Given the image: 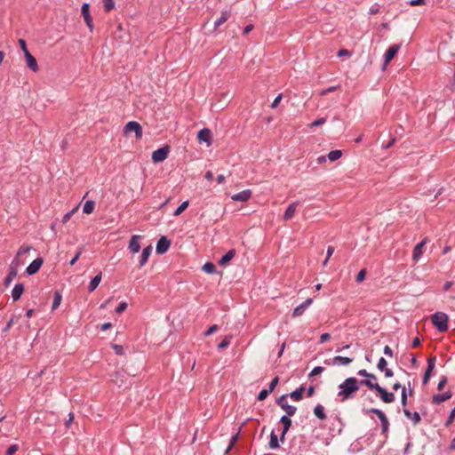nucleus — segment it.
<instances>
[{"mask_svg": "<svg viewBox=\"0 0 455 455\" xmlns=\"http://www.w3.org/2000/svg\"><path fill=\"white\" fill-rule=\"evenodd\" d=\"M360 382L355 377L347 378L341 384H339L338 392V396L340 397L341 402H345L347 400L354 398L355 393H356L359 388Z\"/></svg>", "mask_w": 455, "mask_h": 455, "instance_id": "f257e3e1", "label": "nucleus"}, {"mask_svg": "<svg viewBox=\"0 0 455 455\" xmlns=\"http://www.w3.org/2000/svg\"><path fill=\"white\" fill-rule=\"evenodd\" d=\"M362 386L367 387L371 390L377 391L379 394V397L385 403H391L395 401V396L394 393L387 391L384 387H380L377 382H371L370 380H361Z\"/></svg>", "mask_w": 455, "mask_h": 455, "instance_id": "f03ea898", "label": "nucleus"}, {"mask_svg": "<svg viewBox=\"0 0 455 455\" xmlns=\"http://www.w3.org/2000/svg\"><path fill=\"white\" fill-rule=\"evenodd\" d=\"M431 320L433 325L438 330V331L444 332L448 331L449 317L445 313L436 312L432 315Z\"/></svg>", "mask_w": 455, "mask_h": 455, "instance_id": "7ed1b4c3", "label": "nucleus"}, {"mask_svg": "<svg viewBox=\"0 0 455 455\" xmlns=\"http://www.w3.org/2000/svg\"><path fill=\"white\" fill-rule=\"evenodd\" d=\"M363 411L364 414L373 413L377 415L381 423V432L387 437L389 428V421L386 414L381 410L376 408H371L367 410L363 409Z\"/></svg>", "mask_w": 455, "mask_h": 455, "instance_id": "20e7f679", "label": "nucleus"}, {"mask_svg": "<svg viewBox=\"0 0 455 455\" xmlns=\"http://www.w3.org/2000/svg\"><path fill=\"white\" fill-rule=\"evenodd\" d=\"M132 132L135 133L136 139H141L143 135V131L141 125L136 122V121H130L128 122L124 128V135H128Z\"/></svg>", "mask_w": 455, "mask_h": 455, "instance_id": "39448f33", "label": "nucleus"}, {"mask_svg": "<svg viewBox=\"0 0 455 455\" xmlns=\"http://www.w3.org/2000/svg\"><path fill=\"white\" fill-rule=\"evenodd\" d=\"M287 397L288 395H281L276 400V403L286 412V415L293 416L296 413L297 408L293 405L288 404Z\"/></svg>", "mask_w": 455, "mask_h": 455, "instance_id": "423d86ee", "label": "nucleus"}, {"mask_svg": "<svg viewBox=\"0 0 455 455\" xmlns=\"http://www.w3.org/2000/svg\"><path fill=\"white\" fill-rule=\"evenodd\" d=\"M169 153H170L169 146H164L163 148H160L153 152L152 161L154 163H161L168 157Z\"/></svg>", "mask_w": 455, "mask_h": 455, "instance_id": "0eeeda50", "label": "nucleus"}, {"mask_svg": "<svg viewBox=\"0 0 455 455\" xmlns=\"http://www.w3.org/2000/svg\"><path fill=\"white\" fill-rule=\"evenodd\" d=\"M82 15L84 19V21L90 29L91 32L93 31V21L92 18L90 14V4L88 3H84L81 8Z\"/></svg>", "mask_w": 455, "mask_h": 455, "instance_id": "6e6552de", "label": "nucleus"}, {"mask_svg": "<svg viewBox=\"0 0 455 455\" xmlns=\"http://www.w3.org/2000/svg\"><path fill=\"white\" fill-rule=\"evenodd\" d=\"M171 246V240L168 239L166 236H161L160 239L157 241L156 243V253L157 254H164L165 253Z\"/></svg>", "mask_w": 455, "mask_h": 455, "instance_id": "1a4fd4ad", "label": "nucleus"}, {"mask_svg": "<svg viewBox=\"0 0 455 455\" xmlns=\"http://www.w3.org/2000/svg\"><path fill=\"white\" fill-rule=\"evenodd\" d=\"M435 361H436L435 356L433 355V356L428 357L427 367L424 376H423V383L424 384H427L428 382L429 379L431 378L432 371L435 366Z\"/></svg>", "mask_w": 455, "mask_h": 455, "instance_id": "9d476101", "label": "nucleus"}, {"mask_svg": "<svg viewBox=\"0 0 455 455\" xmlns=\"http://www.w3.org/2000/svg\"><path fill=\"white\" fill-rule=\"evenodd\" d=\"M44 263V259L42 258H36L34 259L26 268V273L28 275H35L39 271L42 265Z\"/></svg>", "mask_w": 455, "mask_h": 455, "instance_id": "9b49d317", "label": "nucleus"}, {"mask_svg": "<svg viewBox=\"0 0 455 455\" xmlns=\"http://www.w3.org/2000/svg\"><path fill=\"white\" fill-rule=\"evenodd\" d=\"M313 299L308 298L303 303L299 305L293 309L292 316L293 317H299L302 315L305 312V310L312 304Z\"/></svg>", "mask_w": 455, "mask_h": 455, "instance_id": "f8f14e48", "label": "nucleus"}, {"mask_svg": "<svg viewBox=\"0 0 455 455\" xmlns=\"http://www.w3.org/2000/svg\"><path fill=\"white\" fill-rule=\"evenodd\" d=\"M140 239H141V235H134L132 236L129 245H128V249H129L130 252H132V254H135L140 251Z\"/></svg>", "mask_w": 455, "mask_h": 455, "instance_id": "ddd939ff", "label": "nucleus"}, {"mask_svg": "<svg viewBox=\"0 0 455 455\" xmlns=\"http://www.w3.org/2000/svg\"><path fill=\"white\" fill-rule=\"evenodd\" d=\"M427 238H424L420 243H417L413 249L412 259L417 262L423 254V247L427 243Z\"/></svg>", "mask_w": 455, "mask_h": 455, "instance_id": "4468645a", "label": "nucleus"}, {"mask_svg": "<svg viewBox=\"0 0 455 455\" xmlns=\"http://www.w3.org/2000/svg\"><path fill=\"white\" fill-rule=\"evenodd\" d=\"M197 139L200 142H205L207 145L212 143V132L208 128H204L198 132Z\"/></svg>", "mask_w": 455, "mask_h": 455, "instance_id": "2eb2a0df", "label": "nucleus"}, {"mask_svg": "<svg viewBox=\"0 0 455 455\" xmlns=\"http://www.w3.org/2000/svg\"><path fill=\"white\" fill-rule=\"evenodd\" d=\"M400 48L399 44L391 45L384 54L385 65L388 64L397 53Z\"/></svg>", "mask_w": 455, "mask_h": 455, "instance_id": "dca6fc26", "label": "nucleus"}, {"mask_svg": "<svg viewBox=\"0 0 455 455\" xmlns=\"http://www.w3.org/2000/svg\"><path fill=\"white\" fill-rule=\"evenodd\" d=\"M251 196V191L250 189L243 190L239 193L234 194L231 198L236 202H247Z\"/></svg>", "mask_w": 455, "mask_h": 455, "instance_id": "f3484780", "label": "nucleus"}, {"mask_svg": "<svg viewBox=\"0 0 455 455\" xmlns=\"http://www.w3.org/2000/svg\"><path fill=\"white\" fill-rule=\"evenodd\" d=\"M24 284L21 283H16L12 291V299L13 301H18L23 292H24Z\"/></svg>", "mask_w": 455, "mask_h": 455, "instance_id": "a211bd4d", "label": "nucleus"}, {"mask_svg": "<svg viewBox=\"0 0 455 455\" xmlns=\"http://www.w3.org/2000/svg\"><path fill=\"white\" fill-rule=\"evenodd\" d=\"M353 362V358L341 356V355H336L332 358L331 363H327L328 364L331 365H347L350 363Z\"/></svg>", "mask_w": 455, "mask_h": 455, "instance_id": "6ab92c4d", "label": "nucleus"}, {"mask_svg": "<svg viewBox=\"0 0 455 455\" xmlns=\"http://www.w3.org/2000/svg\"><path fill=\"white\" fill-rule=\"evenodd\" d=\"M25 58L28 68H30L34 72H36L38 70L37 61L36 58L29 52V51H26Z\"/></svg>", "mask_w": 455, "mask_h": 455, "instance_id": "aec40b11", "label": "nucleus"}, {"mask_svg": "<svg viewBox=\"0 0 455 455\" xmlns=\"http://www.w3.org/2000/svg\"><path fill=\"white\" fill-rule=\"evenodd\" d=\"M451 396L452 393L450 390H448L445 393L435 395L432 398V403L435 404H440L445 402L446 400L451 398Z\"/></svg>", "mask_w": 455, "mask_h": 455, "instance_id": "412c9836", "label": "nucleus"}, {"mask_svg": "<svg viewBox=\"0 0 455 455\" xmlns=\"http://www.w3.org/2000/svg\"><path fill=\"white\" fill-rule=\"evenodd\" d=\"M404 416L411 419L414 426L418 425L421 421V417L419 412H411L410 410L404 408L403 409Z\"/></svg>", "mask_w": 455, "mask_h": 455, "instance_id": "4be33fe9", "label": "nucleus"}, {"mask_svg": "<svg viewBox=\"0 0 455 455\" xmlns=\"http://www.w3.org/2000/svg\"><path fill=\"white\" fill-rule=\"evenodd\" d=\"M299 204V203L298 201L293 202L287 207V209L285 210L284 214H283L284 220H289L293 218Z\"/></svg>", "mask_w": 455, "mask_h": 455, "instance_id": "5701e85b", "label": "nucleus"}, {"mask_svg": "<svg viewBox=\"0 0 455 455\" xmlns=\"http://www.w3.org/2000/svg\"><path fill=\"white\" fill-rule=\"evenodd\" d=\"M231 16V12L229 10H225L221 12L220 18H218L214 23V28H218L222 24H224Z\"/></svg>", "mask_w": 455, "mask_h": 455, "instance_id": "b1692460", "label": "nucleus"}, {"mask_svg": "<svg viewBox=\"0 0 455 455\" xmlns=\"http://www.w3.org/2000/svg\"><path fill=\"white\" fill-rule=\"evenodd\" d=\"M151 252H152V247L150 245H148V246H147L146 248L143 249L142 253H141L140 258V267H141L144 265H146V263L148 262V258H149Z\"/></svg>", "mask_w": 455, "mask_h": 455, "instance_id": "393cba45", "label": "nucleus"}, {"mask_svg": "<svg viewBox=\"0 0 455 455\" xmlns=\"http://www.w3.org/2000/svg\"><path fill=\"white\" fill-rule=\"evenodd\" d=\"M235 253L236 251L235 249L229 250L225 255L221 257V259L219 260V264L225 266L235 256Z\"/></svg>", "mask_w": 455, "mask_h": 455, "instance_id": "a878e982", "label": "nucleus"}, {"mask_svg": "<svg viewBox=\"0 0 455 455\" xmlns=\"http://www.w3.org/2000/svg\"><path fill=\"white\" fill-rule=\"evenodd\" d=\"M291 416L283 415L280 419V423L283 424V430L284 433H287L291 427V419H290Z\"/></svg>", "mask_w": 455, "mask_h": 455, "instance_id": "bb28decb", "label": "nucleus"}, {"mask_svg": "<svg viewBox=\"0 0 455 455\" xmlns=\"http://www.w3.org/2000/svg\"><path fill=\"white\" fill-rule=\"evenodd\" d=\"M314 414L315 415L316 418H318L321 420H324L327 418V416L324 412V408L322 404H317L314 408Z\"/></svg>", "mask_w": 455, "mask_h": 455, "instance_id": "cd10ccee", "label": "nucleus"}, {"mask_svg": "<svg viewBox=\"0 0 455 455\" xmlns=\"http://www.w3.org/2000/svg\"><path fill=\"white\" fill-rule=\"evenodd\" d=\"M18 271L14 270V268H9V273L7 276L4 280V287H8L12 280L17 276Z\"/></svg>", "mask_w": 455, "mask_h": 455, "instance_id": "c85d7f7f", "label": "nucleus"}, {"mask_svg": "<svg viewBox=\"0 0 455 455\" xmlns=\"http://www.w3.org/2000/svg\"><path fill=\"white\" fill-rule=\"evenodd\" d=\"M268 446L272 450H275V449H278L280 447L279 439H278L277 435L275 434L274 431H272L271 434H270V440H269V443H268Z\"/></svg>", "mask_w": 455, "mask_h": 455, "instance_id": "c756f323", "label": "nucleus"}, {"mask_svg": "<svg viewBox=\"0 0 455 455\" xmlns=\"http://www.w3.org/2000/svg\"><path fill=\"white\" fill-rule=\"evenodd\" d=\"M101 273H99L97 275H95L90 282V284H89V291L92 292L100 284V281H101Z\"/></svg>", "mask_w": 455, "mask_h": 455, "instance_id": "7c9ffc66", "label": "nucleus"}, {"mask_svg": "<svg viewBox=\"0 0 455 455\" xmlns=\"http://www.w3.org/2000/svg\"><path fill=\"white\" fill-rule=\"evenodd\" d=\"M303 391H304V387L301 386L300 387L291 392L289 395L291 396V398H292L295 401H300L303 397V395H302Z\"/></svg>", "mask_w": 455, "mask_h": 455, "instance_id": "2f4dec72", "label": "nucleus"}, {"mask_svg": "<svg viewBox=\"0 0 455 455\" xmlns=\"http://www.w3.org/2000/svg\"><path fill=\"white\" fill-rule=\"evenodd\" d=\"M95 208V202L92 200H88L84 204L83 212L85 214H91Z\"/></svg>", "mask_w": 455, "mask_h": 455, "instance_id": "473e14b6", "label": "nucleus"}, {"mask_svg": "<svg viewBox=\"0 0 455 455\" xmlns=\"http://www.w3.org/2000/svg\"><path fill=\"white\" fill-rule=\"evenodd\" d=\"M62 296L59 291L54 292L53 301L52 305V309L55 310L61 303Z\"/></svg>", "mask_w": 455, "mask_h": 455, "instance_id": "72a5a7b5", "label": "nucleus"}, {"mask_svg": "<svg viewBox=\"0 0 455 455\" xmlns=\"http://www.w3.org/2000/svg\"><path fill=\"white\" fill-rule=\"evenodd\" d=\"M342 156V151L339 149L331 150L328 155L327 157L331 161H336L339 159Z\"/></svg>", "mask_w": 455, "mask_h": 455, "instance_id": "f704fd0d", "label": "nucleus"}, {"mask_svg": "<svg viewBox=\"0 0 455 455\" xmlns=\"http://www.w3.org/2000/svg\"><path fill=\"white\" fill-rule=\"evenodd\" d=\"M203 270L206 272L207 274H214L216 272V267L212 262H206L203 266Z\"/></svg>", "mask_w": 455, "mask_h": 455, "instance_id": "c9c22d12", "label": "nucleus"}, {"mask_svg": "<svg viewBox=\"0 0 455 455\" xmlns=\"http://www.w3.org/2000/svg\"><path fill=\"white\" fill-rule=\"evenodd\" d=\"M115 0H103V7L106 12H109L115 8Z\"/></svg>", "mask_w": 455, "mask_h": 455, "instance_id": "e433bc0d", "label": "nucleus"}, {"mask_svg": "<svg viewBox=\"0 0 455 455\" xmlns=\"http://www.w3.org/2000/svg\"><path fill=\"white\" fill-rule=\"evenodd\" d=\"M188 204H189L188 201H184L183 203H181V204L173 212V215L174 216L180 215L188 208Z\"/></svg>", "mask_w": 455, "mask_h": 455, "instance_id": "4c0bfd02", "label": "nucleus"}, {"mask_svg": "<svg viewBox=\"0 0 455 455\" xmlns=\"http://www.w3.org/2000/svg\"><path fill=\"white\" fill-rule=\"evenodd\" d=\"M408 394H407V388L406 387L404 386L403 388H402V394H401V403L403 407H406L407 406V397H408Z\"/></svg>", "mask_w": 455, "mask_h": 455, "instance_id": "58836bf2", "label": "nucleus"}, {"mask_svg": "<svg viewBox=\"0 0 455 455\" xmlns=\"http://www.w3.org/2000/svg\"><path fill=\"white\" fill-rule=\"evenodd\" d=\"M19 257L20 256L16 255V257L12 260L9 268H14V270L18 271L19 267L22 264V262L19 260Z\"/></svg>", "mask_w": 455, "mask_h": 455, "instance_id": "ea45409f", "label": "nucleus"}, {"mask_svg": "<svg viewBox=\"0 0 455 455\" xmlns=\"http://www.w3.org/2000/svg\"><path fill=\"white\" fill-rule=\"evenodd\" d=\"M387 360L384 357H380L379 359V362H378V364H377V368L379 371H383L385 369H387Z\"/></svg>", "mask_w": 455, "mask_h": 455, "instance_id": "a19ab883", "label": "nucleus"}, {"mask_svg": "<svg viewBox=\"0 0 455 455\" xmlns=\"http://www.w3.org/2000/svg\"><path fill=\"white\" fill-rule=\"evenodd\" d=\"M325 122H326V118L325 117H321V118H318V119L315 120L314 122H312L309 124V127L313 128V127H315V126H319V125H322V124H325Z\"/></svg>", "mask_w": 455, "mask_h": 455, "instance_id": "79ce46f5", "label": "nucleus"}, {"mask_svg": "<svg viewBox=\"0 0 455 455\" xmlns=\"http://www.w3.org/2000/svg\"><path fill=\"white\" fill-rule=\"evenodd\" d=\"M83 252V247L79 248L75 256L72 258V259L69 261V265L73 266L76 264V262L80 258L81 254Z\"/></svg>", "mask_w": 455, "mask_h": 455, "instance_id": "37998d69", "label": "nucleus"}, {"mask_svg": "<svg viewBox=\"0 0 455 455\" xmlns=\"http://www.w3.org/2000/svg\"><path fill=\"white\" fill-rule=\"evenodd\" d=\"M269 393H271V392L269 391V389H262V390L259 393V395H258V400H259V401H263V400H265V399L267 397V395H269Z\"/></svg>", "mask_w": 455, "mask_h": 455, "instance_id": "c03bdc74", "label": "nucleus"}, {"mask_svg": "<svg viewBox=\"0 0 455 455\" xmlns=\"http://www.w3.org/2000/svg\"><path fill=\"white\" fill-rule=\"evenodd\" d=\"M230 344V338L225 337V339L218 345L219 349H224Z\"/></svg>", "mask_w": 455, "mask_h": 455, "instance_id": "a18cd8bd", "label": "nucleus"}, {"mask_svg": "<svg viewBox=\"0 0 455 455\" xmlns=\"http://www.w3.org/2000/svg\"><path fill=\"white\" fill-rule=\"evenodd\" d=\"M454 418H455V407L451 411L449 417L444 424L445 427H449L452 423Z\"/></svg>", "mask_w": 455, "mask_h": 455, "instance_id": "49530a36", "label": "nucleus"}, {"mask_svg": "<svg viewBox=\"0 0 455 455\" xmlns=\"http://www.w3.org/2000/svg\"><path fill=\"white\" fill-rule=\"evenodd\" d=\"M366 275V269H361L355 277L357 283H361L364 280Z\"/></svg>", "mask_w": 455, "mask_h": 455, "instance_id": "de8ad7c7", "label": "nucleus"}, {"mask_svg": "<svg viewBox=\"0 0 455 455\" xmlns=\"http://www.w3.org/2000/svg\"><path fill=\"white\" fill-rule=\"evenodd\" d=\"M19 450L18 444H12L6 451L5 455H14V453Z\"/></svg>", "mask_w": 455, "mask_h": 455, "instance_id": "09e8293b", "label": "nucleus"}, {"mask_svg": "<svg viewBox=\"0 0 455 455\" xmlns=\"http://www.w3.org/2000/svg\"><path fill=\"white\" fill-rule=\"evenodd\" d=\"M30 250H31V246H25V245H23V246H21V247L19 249V251H18V252H17V256L24 255V254H26V253L29 252V251H30Z\"/></svg>", "mask_w": 455, "mask_h": 455, "instance_id": "8fccbe9b", "label": "nucleus"}, {"mask_svg": "<svg viewBox=\"0 0 455 455\" xmlns=\"http://www.w3.org/2000/svg\"><path fill=\"white\" fill-rule=\"evenodd\" d=\"M128 305L126 302H121L118 307L116 308V314H122Z\"/></svg>", "mask_w": 455, "mask_h": 455, "instance_id": "3c124183", "label": "nucleus"}, {"mask_svg": "<svg viewBox=\"0 0 455 455\" xmlns=\"http://www.w3.org/2000/svg\"><path fill=\"white\" fill-rule=\"evenodd\" d=\"M357 374L364 378H374V374L369 373L365 369L359 370Z\"/></svg>", "mask_w": 455, "mask_h": 455, "instance_id": "603ef678", "label": "nucleus"}, {"mask_svg": "<svg viewBox=\"0 0 455 455\" xmlns=\"http://www.w3.org/2000/svg\"><path fill=\"white\" fill-rule=\"evenodd\" d=\"M323 367H321V366H316L315 367L311 372H310V376H316V375H319L321 374L323 371Z\"/></svg>", "mask_w": 455, "mask_h": 455, "instance_id": "864d4df0", "label": "nucleus"}, {"mask_svg": "<svg viewBox=\"0 0 455 455\" xmlns=\"http://www.w3.org/2000/svg\"><path fill=\"white\" fill-rule=\"evenodd\" d=\"M278 382H279V378H278V377H275V378L271 380V382L269 383V387H268V389H269V391H270V392L274 391V389H275V387L277 386Z\"/></svg>", "mask_w": 455, "mask_h": 455, "instance_id": "5fc2aeb1", "label": "nucleus"}, {"mask_svg": "<svg viewBox=\"0 0 455 455\" xmlns=\"http://www.w3.org/2000/svg\"><path fill=\"white\" fill-rule=\"evenodd\" d=\"M14 318L15 316H12L6 323L5 327L3 329V332L5 333L7 331H9V330L12 328V326L13 325L14 323Z\"/></svg>", "mask_w": 455, "mask_h": 455, "instance_id": "6e6d98bb", "label": "nucleus"}, {"mask_svg": "<svg viewBox=\"0 0 455 455\" xmlns=\"http://www.w3.org/2000/svg\"><path fill=\"white\" fill-rule=\"evenodd\" d=\"M237 438H238V433H237V434H235V435H233V436L231 437V439H230V443H229V445H228V449H227V451H226V452H228V451L232 449V447H233V446L235 445V443H236Z\"/></svg>", "mask_w": 455, "mask_h": 455, "instance_id": "4d7b16f0", "label": "nucleus"}, {"mask_svg": "<svg viewBox=\"0 0 455 455\" xmlns=\"http://www.w3.org/2000/svg\"><path fill=\"white\" fill-rule=\"evenodd\" d=\"M447 377L446 376H443L437 385V389L438 390H442L443 389L444 386L446 385L447 383Z\"/></svg>", "mask_w": 455, "mask_h": 455, "instance_id": "13d9d810", "label": "nucleus"}, {"mask_svg": "<svg viewBox=\"0 0 455 455\" xmlns=\"http://www.w3.org/2000/svg\"><path fill=\"white\" fill-rule=\"evenodd\" d=\"M217 330H218V325L213 324L209 327V329L204 332V335L209 336V335L212 334L213 332H215Z\"/></svg>", "mask_w": 455, "mask_h": 455, "instance_id": "bf43d9fd", "label": "nucleus"}, {"mask_svg": "<svg viewBox=\"0 0 455 455\" xmlns=\"http://www.w3.org/2000/svg\"><path fill=\"white\" fill-rule=\"evenodd\" d=\"M282 98H283L282 94L277 95L275 97V99L274 100V101L272 102L271 108H276L278 106V104L280 103Z\"/></svg>", "mask_w": 455, "mask_h": 455, "instance_id": "052dcab7", "label": "nucleus"}, {"mask_svg": "<svg viewBox=\"0 0 455 455\" xmlns=\"http://www.w3.org/2000/svg\"><path fill=\"white\" fill-rule=\"evenodd\" d=\"M331 339V335L327 332L325 333H323L321 336H320V343L323 344L324 342H326L327 340H329Z\"/></svg>", "mask_w": 455, "mask_h": 455, "instance_id": "680f3d73", "label": "nucleus"}, {"mask_svg": "<svg viewBox=\"0 0 455 455\" xmlns=\"http://www.w3.org/2000/svg\"><path fill=\"white\" fill-rule=\"evenodd\" d=\"M19 44H20V48L22 49L23 52H24V55H26V51H28V48H27V43L24 39H20L19 40Z\"/></svg>", "mask_w": 455, "mask_h": 455, "instance_id": "e2e57ef3", "label": "nucleus"}, {"mask_svg": "<svg viewBox=\"0 0 455 455\" xmlns=\"http://www.w3.org/2000/svg\"><path fill=\"white\" fill-rule=\"evenodd\" d=\"M384 354L387 355L389 357H393V355H394L392 348L390 347H388V346H385V347H384Z\"/></svg>", "mask_w": 455, "mask_h": 455, "instance_id": "0e129e2a", "label": "nucleus"}, {"mask_svg": "<svg viewBox=\"0 0 455 455\" xmlns=\"http://www.w3.org/2000/svg\"><path fill=\"white\" fill-rule=\"evenodd\" d=\"M351 55V52L347 50V49H340L339 52H338V56L339 57H341V56H350Z\"/></svg>", "mask_w": 455, "mask_h": 455, "instance_id": "69168bd1", "label": "nucleus"}, {"mask_svg": "<svg viewBox=\"0 0 455 455\" xmlns=\"http://www.w3.org/2000/svg\"><path fill=\"white\" fill-rule=\"evenodd\" d=\"M421 344V340L419 338L416 337L413 339L412 340V343H411V347H419V345Z\"/></svg>", "mask_w": 455, "mask_h": 455, "instance_id": "338daca9", "label": "nucleus"}, {"mask_svg": "<svg viewBox=\"0 0 455 455\" xmlns=\"http://www.w3.org/2000/svg\"><path fill=\"white\" fill-rule=\"evenodd\" d=\"M253 28H254V27H253V25H252V24H249V25H247V26L243 28V35H247V34H249V33L253 29Z\"/></svg>", "mask_w": 455, "mask_h": 455, "instance_id": "774afa93", "label": "nucleus"}]
</instances>
